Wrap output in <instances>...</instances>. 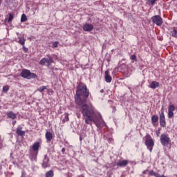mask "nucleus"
Instances as JSON below:
<instances>
[{"label":"nucleus","mask_w":177,"mask_h":177,"mask_svg":"<svg viewBox=\"0 0 177 177\" xmlns=\"http://www.w3.org/2000/svg\"><path fill=\"white\" fill-rule=\"evenodd\" d=\"M3 92H8V91H9V86H4L3 87Z\"/></svg>","instance_id":"473e14b6"},{"label":"nucleus","mask_w":177,"mask_h":177,"mask_svg":"<svg viewBox=\"0 0 177 177\" xmlns=\"http://www.w3.org/2000/svg\"><path fill=\"white\" fill-rule=\"evenodd\" d=\"M131 60H133V62H138V59L136 58V55H132L131 56Z\"/></svg>","instance_id":"2f4dec72"},{"label":"nucleus","mask_w":177,"mask_h":177,"mask_svg":"<svg viewBox=\"0 0 177 177\" xmlns=\"http://www.w3.org/2000/svg\"><path fill=\"white\" fill-rule=\"evenodd\" d=\"M108 142H109V143H111V142H113V139L112 138H109Z\"/></svg>","instance_id":"c9c22d12"},{"label":"nucleus","mask_w":177,"mask_h":177,"mask_svg":"<svg viewBox=\"0 0 177 177\" xmlns=\"http://www.w3.org/2000/svg\"><path fill=\"white\" fill-rule=\"evenodd\" d=\"M24 52H25V53H27V52H28V48H26V46H23L22 48Z\"/></svg>","instance_id":"72a5a7b5"},{"label":"nucleus","mask_w":177,"mask_h":177,"mask_svg":"<svg viewBox=\"0 0 177 177\" xmlns=\"http://www.w3.org/2000/svg\"><path fill=\"white\" fill-rule=\"evenodd\" d=\"M62 153H64V151H66V148H62Z\"/></svg>","instance_id":"4c0bfd02"},{"label":"nucleus","mask_w":177,"mask_h":177,"mask_svg":"<svg viewBox=\"0 0 177 177\" xmlns=\"http://www.w3.org/2000/svg\"><path fill=\"white\" fill-rule=\"evenodd\" d=\"M160 140L162 146H168L171 142V139L168 134H161Z\"/></svg>","instance_id":"39448f33"},{"label":"nucleus","mask_w":177,"mask_h":177,"mask_svg":"<svg viewBox=\"0 0 177 177\" xmlns=\"http://www.w3.org/2000/svg\"><path fill=\"white\" fill-rule=\"evenodd\" d=\"M156 122H158V117L156 115H153L151 117V123L155 126Z\"/></svg>","instance_id":"a211bd4d"},{"label":"nucleus","mask_w":177,"mask_h":177,"mask_svg":"<svg viewBox=\"0 0 177 177\" xmlns=\"http://www.w3.org/2000/svg\"><path fill=\"white\" fill-rule=\"evenodd\" d=\"M151 19L152 23H153V24H156V26H158L159 27L160 26H162V23H164V21H162V18L160 15H154Z\"/></svg>","instance_id":"423d86ee"},{"label":"nucleus","mask_w":177,"mask_h":177,"mask_svg":"<svg viewBox=\"0 0 177 177\" xmlns=\"http://www.w3.org/2000/svg\"><path fill=\"white\" fill-rule=\"evenodd\" d=\"M46 89H47V88H46V86H40V87L37 89V91H38V92L42 93V92H44V91H45V90H46Z\"/></svg>","instance_id":"393cba45"},{"label":"nucleus","mask_w":177,"mask_h":177,"mask_svg":"<svg viewBox=\"0 0 177 177\" xmlns=\"http://www.w3.org/2000/svg\"><path fill=\"white\" fill-rule=\"evenodd\" d=\"M52 63H53V59H52V57H50L48 59H46V64L48 67H49Z\"/></svg>","instance_id":"b1692460"},{"label":"nucleus","mask_w":177,"mask_h":177,"mask_svg":"<svg viewBox=\"0 0 177 177\" xmlns=\"http://www.w3.org/2000/svg\"><path fill=\"white\" fill-rule=\"evenodd\" d=\"M148 171H149L148 169L143 171H142L143 175H146V173H147Z\"/></svg>","instance_id":"f704fd0d"},{"label":"nucleus","mask_w":177,"mask_h":177,"mask_svg":"<svg viewBox=\"0 0 177 177\" xmlns=\"http://www.w3.org/2000/svg\"><path fill=\"white\" fill-rule=\"evenodd\" d=\"M100 93H104V89L100 90Z\"/></svg>","instance_id":"58836bf2"},{"label":"nucleus","mask_w":177,"mask_h":177,"mask_svg":"<svg viewBox=\"0 0 177 177\" xmlns=\"http://www.w3.org/2000/svg\"><path fill=\"white\" fill-rule=\"evenodd\" d=\"M157 2V0H148L147 3L148 5H151L152 6H154V3Z\"/></svg>","instance_id":"cd10ccee"},{"label":"nucleus","mask_w":177,"mask_h":177,"mask_svg":"<svg viewBox=\"0 0 177 177\" xmlns=\"http://www.w3.org/2000/svg\"><path fill=\"white\" fill-rule=\"evenodd\" d=\"M149 174L150 175V176H156V177H158V173H156V171H154V170H151L149 173Z\"/></svg>","instance_id":"4be33fe9"},{"label":"nucleus","mask_w":177,"mask_h":177,"mask_svg":"<svg viewBox=\"0 0 177 177\" xmlns=\"http://www.w3.org/2000/svg\"><path fill=\"white\" fill-rule=\"evenodd\" d=\"M92 30H93V25L91 24H85L83 26L84 31L91 32Z\"/></svg>","instance_id":"1a4fd4ad"},{"label":"nucleus","mask_w":177,"mask_h":177,"mask_svg":"<svg viewBox=\"0 0 177 177\" xmlns=\"http://www.w3.org/2000/svg\"><path fill=\"white\" fill-rule=\"evenodd\" d=\"M55 174L53 170H50L46 173V177H53Z\"/></svg>","instance_id":"aec40b11"},{"label":"nucleus","mask_w":177,"mask_h":177,"mask_svg":"<svg viewBox=\"0 0 177 177\" xmlns=\"http://www.w3.org/2000/svg\"><path fill=\"white\" fill-rule=\"evenodd\" d=\"M80 142H82V137H80Z\"/></svg>","instance_id":"a19ab883"},{"label":"nucleus","mask_w":177,"mask_h":177,"mask_svg":"<svg viewBox=\"0 0 177 177\" xmlns=\"http://www.w3.org/2000/svg\"><path fill=\"white\" fill-rule=\"evenodd\" d=\"M16 120H15L13 122H12V125H15V124H16Z\"/></svg>","instance_id":"ea45409f"},{"label":"nucleus","mask_w":177,"mask_h":177,"mask_svg":"<svg viewBox=\"0 0 177 177\" xmlns=\"http://www.w3.org/2000/svg\"><path fill=\"white\" fill-rule=\"evenodd\" d=\"M42 168H49L50 167V164H49V157H48V155H45L44 158L43 159V162L41 164Z\"/></svg>","instance_id":"0eeeda50"},{"label":"nucleus","mask_w":177,"mask_h":177,"mask_svg":"<svg viewBox=\"0 0 177 177\" xmlns=\"http://www.w3.org/2000/svg\"><path fill=\"white\" fill-rule=\"evenodd\" d=\"M128 160H119L118 162H117V164H116V165L118 166V167H122V168H124V167H127V165H128Z\"/></svg>","instance_id":"9b49d317"},{"label":"nucleus","mask_w":177,"mask_h":177,"mask_svg":"<svg viewBox=\"0 0 177 177\" xmlns=\"http://www.w3.org/2000/svg\"><path fill=\"white\" fill-rule=\"evenodd\" d=\"M89 97V90L86 84L80 82L77 86L75 100L78 106H82L81 113L87 125H92V122L95 124L97 121V115L95 113V108L92 104L88 105L86 100Z\"/></svg>","instance_id":"f257e3e1"},{"label":"nucleus","mask_w":177,"mask_h":177,"mask_svg":"<svg viewBox=\"0 0 177 177\" xmlns=\"http://www.w3.org/2000/svg\"><path fill=\"white\" fill-rule=\"evenodd\" d=\"M7 117L11 118V120H15L17 115L13 111H8L7 112Z\"/></svg>","instance_id":"dca6fc26"},{"label":"nucleus","mask_w":177,"mask_h":177,"mask_svg":"<svg viewBox=\"0 0 177 177\" xmlns=\"http://www.w3.org/2000/svg\"><path fill=\"white\" fill-rule=\"evenodd\" d=\"M21 77L26 80H31L32 78H37V75L34 73H31L28 69H24L21 72Z\"/></svg>","instance_id":"7ed1b4c3"},{"label":"nucleus","mask_w":177,"mask_h":177,"mask_svg":"<svg viewBox=\"0 0 177 177\" xmlns=\"http://www.w3.org/2000/svg\"><path fill=\"white\" fill-rule=\"evenodd\" d=\"M39 147H41V145L39 144V142H35L32 146V151H35L36 153H38L39 151Z\"/></svg>","instance_id":"9d476101"},{"label":"nucleus","mask_w":177,"mask_h":177,"mask_svg":"<svg viewBox=\"0 0 177 177\" xmlns=\"http://www.w3.org/2000/svg\"><path fill=\"white\" fill-rule=\"evenodd\" d=\"M76 114H77V118H80L81 117V114L80 113H76Z\"/></svg>","instance_id":"e433bc0d"},{"label":"nucleus","mask_w":177,"mask_h":177,"mask_svg":"<svg viewBox=\"0 0 177 177\" xmlns=\"http://www.w3.org/2000/svg\"><path fill=\"white\" fill-rule=\"evenodd\" d=\"M38 157V152L35 151L29 150V158L30 161H37V158Z\"/></svg>","instance_id":"6e6552de"},{"label":"nucleus","mask_w":177,"mask_h":177,"mask_svg":"<svg viewBox=\"0 0 177 177\" xmlns=\"http://www.w3.org/2000/svg\"><path fill=\"white\" fill-rule=\"evenodd\" d=\"M27 21V15L23 14L21 17V23H24Z\"/></svg>","instance_id":"5701e85b"},{"label":"nucleus","mask_w":177,"mask_h":177,"mask_svg":"<svg viewBox=\"0 0 177 177\" xmlns=\"http://www.w3.org/2000/svg\"><path fill=\"white\" fill-rule=\"evenodd\" d=\"M160 125L162 128H165L167 127V121L165 120V114L164 113V106L161 108V113L159 115Z\"/></svg>","instance_id":"20e7f679"},{"label":"nucleus","mask_w":177,"mask_h":177,"mask_svg":"<svg viewBox=\"0 0 177 177\" xmlns=\"http://www.w3.org/2000/svg\"><path fill=\"white\" fill-rule=\"evenodd\" d=\"M168 118H174V112L171 111H168Z\"/></svg>","instance_id":"c85d7f7f"},{"label":"nucleus","mask_w":177,"mask_h":177,"mask_svg":"<svg viewBox=\"0 0 177 177\" xmlns=\"http://www.w3.org/2000/svg\"><path fill=\"white\" fill-rule=\"evenodd\" d=\"M46 63V58H42L39 64L40 66H45V64Z\"/></svg>","instance_id":"a878e982"},{"label":"nucleus","mask_w":177,"mask_h":177,"mask_svg":"<svg viewBox=\"0 0 177 177\" xmlns=\"http://www.w3.org/2000/svg\"><path fill=\"white\" fill-rule=\"evenodd\" d=\"M105 81L106 82L110 83L111 82L113 78L111 77V76H110V72L109 71V70H106L105 71Z\"/></svg>","instance_id":"f8f14e48"},{"label":"nucleus","mask_w":177,"mask_h":177,"mask_svg":"<svg viewBox=\"0 0 177 177\" xmlns=\"http://www.w3.org/2000/svg\"><path fill=\"white\" fill-rule=\"evenodd\" d=\"M46 139L48 142H50V140H52V139H53V135L52 134V133H50V131H47L46 133Z\"/></svg>","instance_id":"f3484780"},{"label":"nucleus","mask_w":177,"mask_h":177,"mask_svg":"<svg viewBox=\"0 0 177 177\" xmlns=\"http://www.w3.org/2000/svg\"><path fill=\"white\" fill-rule=\"evenodd\" d=\"M168 111H175V106L173 104L169 105L168 108Z\"/></svg>","instance_id":"bb28decb"},{"label":"nucleus","mask_w":177,"mask_h":177,"mask_svg":"<svg viewBox=\"0 0 177 177\" xmlns=\"http://www.w3.org/2000/svg\"><path fill=\"white\" fill-rule=\"evenodd\" d=\"M169 31L170 32V35H171V37H174V38H177V30H176V28L173 27V28H170L169 29Z\"/></svg>","instance_id":"ddd939ff"},{"label":"nucleus","mask_w":177,"mask_h":177,"mask_svg":"<svg viewBox=\"0 0 177 177\" xmlns=\"http://www.w3.org/2000/svg\"><path fill=\"white\" fill-rule=\"evenodd\" d=\"M149 86L151 89H156V88H158V86H160V83H158V82H156V81H153V82H151V83L150 84V85Z\"/></svg>","instance_id":"2eb2a0df"},{"label":"nucleus","mask_w":177,"mask_h":177,"mask_svg":"<svg viewBox=\"0 0 177 177\" xmlns=\"http://www.w3.org/2000/svg\"><path fill=\"white\" fill-rule=\"evenodd\" d=\"M145 146H147V148L150 153L153 151V148L154 147V140H153L151 136L147 135L145 136Z\"/></svg>","instance_id":"f03ea898"},{"label":"nucleus","mask_w":177,"mask_h":177,"mask_svg":"<svg viewBox=\"0 0 177 177\" xmlns=\"http://www.w3.org/2000/svg\"><path fill=\"white\" fill-rule=\"evenodd\" d=\"M68 121H70V118H68V113H65L64 118L62 120V122H67Z\"/></svg>","instance_id":"412c9836"},{"label":"nucleus","mask_w":177,"mask_h":177,"mask_svg":"<svg viewBox=\"0 0 177 177\" xmlns=\"http://www.w3.org/2000/svg\"><path fill=\"white\" fill-rule=\"evenodd\" d=\"M13 19H14V17L12 15V13H9V18H8V22L10 23V21H12V20H13Z\"/></svg>","instance_id":"c756f323"},{"label":"nucleus","mask_w":177,"mask_h":177,"mask_svg":"<svg viewBox=\"0 0 177 177\" xmlns=\"http://www.w3.org/2000/svg\"><path fill=\"white\" fill-rule=\"evenodd\" d=\"M23 127H17L16 133L18 135V136H24L26 135V131H22Z\"/></svg>","instance_id":"4468645a"},{"label":"nucleus","mask_w":177,"mask_h":177,"mask_svg":"<svg viewBox=\"0 0 177 177\" xmlns=\"http://www.w3.org/2000/svg\"><path fill=\"white\" fill-rule=\"evenodd\" d=\"M58 46H59V41H55L53 43L52 48L55 49V48H57Z\"/></svg>","instance_id":"7c9ffc66"},{"label":"nucleus","mask_w":177,"mask_h":177,"mask_svg":"<svg viewBox=\"0 0 177 177\" xmlns=\"http://www.w3.org/2000/svg\"><path fill=\"white\" fill-rule=\"evenodd\" d=\"M19 44H20V45L22 46H24L26 44V39H24V37H19Z\"/></svg>","instance_id":"6ab92c4d"}]
</instances>
